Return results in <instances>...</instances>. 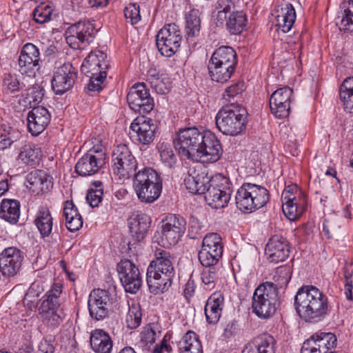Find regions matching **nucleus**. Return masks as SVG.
Segmentation results:
<instances>
[{
	"label": "nucleus",
	"mask_w": 353,
	"mask_h": 353,
	"mask_svg": "<svg viewBox=\"0 0 353 353\" xmlns=\"http://www.w3.org/2000/svg\"><path fill=\"white\" fill-rule=\"evenodd\" d=\"M141 317L142 313L140 305L136 303L129 305L125 319L127 327L131 330L138 327L141 324Z\"/></svg>",
	"instance_id": "obj_50"
},
{
	"label": "nucleus",
	"mask_w": 353,
	"mask_h": 353,
	"mask_svg": "<svg viewBox=\"0 0 353 353\" xmlns=\"http://www.w3.org/2000/svg\"><path fill=\"white\" fill-rule=\"evenodd\" d=\"M26 87L15 73H5L2 77V91L8 94L20 92Z\"/></svg>",
	"instance_id": "obj_46"
},
{
	"label": "nucleus",
	"mask_w": 353,
	"mask_h": 353,
	"mask_svg": "<svg viewBox=\"0 0 353 353\" xmlns=\"http://www.w3.org/2000/svg\"><path fill=\"white\" fill-rule=\"evenodd\" d=\"M62 289L63 285L60 283H54L42 296L38 308L43 323L50 330H57L65 317L63 310L61 308L60 296Z\"/></svg>",
	"instance_id": "obj_2"
},
{
	"label": "nucleus",
	"mask_w": 353,
	"mask_h": 353,
	"mask_svg": "<svg viewBox=\"0 0 353 353\" xmlns=\"http://www.w3.org/2000/svg\"><path fill=\"white\" fill-rule=\"evenodd\" d=\"M247 22L246 14L243 11H232L226 21V28L231 34H239L245 29Z\"/></svg>",
	"instance_id": "obj_44"
},
{
	"label": "nucleus",
	"mask_w": 353,
	"mask_h": 353,
	"mask_svg": "<svg viewBox=\"0 0 353 353\" xmlns=\"http://www.w3.org/2000/svg\"><path fill=\"white\" fill-rule=\"evenodd\" d=\"M34 223L42 237L48 236L52 230L53 218L49 209L41 206L37 213Z\"/></svg>",
	"instance_id": "obj_40"
},
{
	"label": "nucleus",
	"mask_w": 353,
	"mask_h": 353,
	"mask_svg": "<svg viewBox=\"0 0 353 353\" xmlns=\"http://www.w3.org/2000/svg\"><path fill=\"white\" fill-rule=\"evenodd\" d=\"M237 62L236 52L233 48L228 46L218 48L208 64L212 80L221 83L227 82L234 74Z\"/></svg>",
	"instance_id": "obj_3"
},
{
	"label": "nucleus",
	"mask_w": 353,
	"mask_h": 353,
	"mask_svg": "<svg viewBox=\"0 0 353 353\" xmlns=\"http://www.w3.org/2000/svg\"><path fill=\"white\" fill-rule=\"evenodd\" d=\"M130 129L137 134V140L143 145H150L155 138L157 125L150 118L137 117L131 123Z\"/></svg>",
	"instance_id": "obj_26"
},
{
	"label": "nucleus",
	"mask_w": 353,
	"mask_h": 353,
	"mask_svg": "<svg viewBox=\"0 0 353 353\" xmlns=\"http://www.w3.org/2000/svg\"><path fill=\"white\" fill-rule=\"evenodd\" d=\"M127 101L129 107L139 114L149 113L154 107V99L145 83H135L130 88Z\"/></svg>",
	"instance_id": "obj_16"
},
{
	"label": "nucleus",
	"mask_w": 353,
	"mask_h": 353,
	"mask_svg": "<svg viewBox=\"0 0 353 353\" xmlns=\"http://www.w3.org/2000/svg\"><path fill=\"white\" fill-rule=\"evenodd\" d=\"M275 340L268 333L252 339L244 347L242 353H275Z\"/></svg>",
	"instance_id": "obj_32"
},
{
	"label": "nucleus",
	"mask_w": 353,
	"mask_h": 353,
	"mask_svg": "<svg viewBox=\"0 0 353 353\" xmlns=\"http://www.w3.org/2000/svg\"><path fill=\"white\" fill-rule=\"evenodd\" d=\"M310 339H312L322 353H330L336 346V337L332 332L319 331L312 335Z\"/></svg>",
	"instance_id": "obj_42"
},
{
	"label": "nucleus",
	"mask_w": 353,
	"mask_h": 353,
	"mask_svg": "<svg viewBox=\"0 0 353 353\" xmlns=\"http://www.w3.org/2000/svg\"><path fill=\"white\" fill-rule=\"evenodd\" d=\"M54 339L52 336H47L44 338L39 345V351L40 353H54V347L53 343Z\"/></svg>",
	"instance_id": "obj_64"
},
{
	"label": "nucleus",
	"mask_w": 353,
	"mask_h": 353,
	"mask_svg": "<svg viewBox=\"0 0 353 353\" xmlns=\"http://www.w3.org/2000/svg\"><path fill=\"white\" fill-rule=\"evenodd\" d=\"M185 230V218L179 214H169L162 220V241L164 245H174L181 240Z\"/></svg>",
	"instance_id": "obj_17"
},
{
	"label": "nucleus",
	"mask_w": 353,
	"mask_h": 353,
	"mask_svg": "<svg viewBox=\"0 0 353 353\" xmlns=\"http://www.w3.org/2000/svg\"><path fill=\"white\" fill-rule=\"evenodd\" d=\"M204 130L196 127L181 128L176 133L173 143L179 154L194 160L199 149Z\"/></svg>",
	"instance_id": "obj_9"
},
{
	"label": "nucleus",
	"mask_w": 353,
	"mask_h": 353,
	"mask_svg": "<svg viewBox=\"0 0 353 353\" xmlns=\"http://www.w3.org/2000/svg\"><path fill=\"white\" fill-rule=\"evenodd\" d=\"M240 328L238 321L233 319L226 324L223 335L225 338L230 339L236 336Z\"/></svg>",
	"instance_id": "obj_63"
},
{
	"label": "nucleus",
	"mask_w": 353,
	"mask_h": 353,
	"mask_svg": "<svg viewBox=\"0 0 353 353\" xmlns=\"http://www.w3.org/2000/svg\"><path fill=\"white\" fill-rule=\"evenodd\" d=\"M151 222L150 216L142 212H138L129 219L130 232L134 241L141 242L145 238Z\"/></svg>",
	"instance_id": "obj_31"
},
{
	"label": "nucleus",
	"mask_w": 353,
	"mask_h": 353,
	"mask_svg": "<svg viewBox=\"0 0 353 353\" xmlns=\"http://www.w3.org/2000/svg\"><path fill=\"white\" fill-rule=\"evenodd\" d=\"M77 75V68L70 62L57 68L51 79L54 92L61 95L70 90L74 86Z\"/></svg>",
	"instance_id": "obj_19"
},
{
	"label": "nucleus",
	"mask_w": 353,
	"mask_h": 353,
	"mask_svg": "<svg viewBox=\"0 0 353 353\" xmlns=\"http://www.w3.org/2000/svg\"><path fill=\"white\" fill-rule=\"evenodd\" d=\"M343 11L339 28L347 32H353V1L350 0L342 4Z\"/></svg>",
	"instance_id": "obj_47"
},
{
	"label": "nucleus",
	"mask_w": 353,
	"mask_h": 353,
	"mask_svg": "<svg viewBox=\"0 0 353 353\" xmlns=\"http://www.w3.org/2000/svg\"><path fill=\"white\" fill-rule=\"evenodd\" d=\"M156 332L152 329L145 331L141 336V344L145 349H150V346L155 343Z\"/></svg>",
	"instance_id": "obj_62"
},
{
	"label": "nucleus",
	"mask_w": 353,
	"mask_h": 353,
	"mask_svg": "<svg viewBox=\"0 0 353 353\" xmlns=\"http://www.w3.org/2000/svg\"><path fill=\"white\" fill-rule=\"evenodd\" d=\"M26 182L27 188L37 194L48 192L53 188L52 177L41 170L28 174Z\"/></svg>",
	"instance_id": "obj_29"
},
{
	"label": "nucleus",
	"mask_w": 353,
	"mask_h": 353,
	"mask_svg": "<svg viewBox=\"0 0 353 353\" xmlns=\"http://www.w3.org/2000/svg\"><path fill=\"white\" fill-rule=\"evenodd\" d=\"M150 83L156 92L160 94L168 93L171 87L170 79L167 77H161V79L158 77L152 80Z\"/></svg>",
	"instance_id": "obj_59"
},
{
	"label": "nucleus",
	"mask_w": 353,
	"mask_h": 353,
	"mask_svg": "<svg viewBox=\"0 0 353 353\" xmlns=\"http://www.w3.org/2000/svg\"><path fill=\"white\" fill-rule=\"evenodd\" d=\"M293 90L285 86L276 90L270 96L271 112L279 119L286 118L290 112V104L294 101Z\"/></svg>",
	"instance_id": "obj_23"
},
{
	"label": "nucleus",
	"mask_w": 353,
	"mask_h": 353,
	"mask_svg": "<svg viewBox=\"0 0 353 353\" xmlns=\"http://www.w3.org/2000/svg\"><path fill=\"white\" fill-rule=\"evenodd\" d=\"M116 299L115 285H111L107 290L99 288L91 291L88 300L90 317L95 321H101L108 317Z\"/></svg>",
	"instance_id": "obj_8"
},
{
	"label": "nucleus",
	"mask_w": 353,
	"mask_h": 353,
	"mask_svg": "<svg viewBox=\"0 0 353 353\" xmlns=\"http://www.w3.org/2000/svg\"><path fill=\"white\" fill-rule=\"evenodd\" d=\"M182 37L179 26L175 23L165 24L156 36V44L159 52L171 57L178 50Z\"/></svg>",
	"instance_id": "obj_13"
},
{
	"label": "nucleus",
	"mask_w": 353,
	"mask_h": 353,
	"mask_svg": "<svg viewBox=\"0 0 353 353\" xmlns=\"http://www.w3.org/2000/svg\"><path fill=\"white\" fill-rule=\"evenodd\" d=\"M294 306L299 317L310 323L322 321L331 310L328 297L312 285H303L298 290Z\"/></svg>",
	"instance_id": "obj_1"
},
{
	"label": "nucleus",
	"mask_w": 353,
	"mask_h": 353,
	"mask_svg": "<svg viewBox=\"0 0 353 353\" xmlns=\"http://www.w3.org/2000/svg\"><path fill=\"white\" fill-rule=\"evenodd\" d=\"M212 178L213 176L208 174L201 166L190 167L184 179V185L191 193L203 194Z\"/></svg>",
	"instance_id": "obj_25"
},
{
	"label": "nucleus",
	"mask_w": 353,
	"mask_h": 353,
	"mask_svg": "<svg viewBox=\"0 0 353 353\" xmlns=\"http://www.w3.org/2000/svg\"><path fill=\"white\" fill-rule=\"evenodd\" d=\"M179 353H203L201 343L193 331L187 332L177 344Z\"/></svg>",
	"instance_id": "obj_38"
},
{
	"label": "nucleus",
	"mask_w": 353,
	"mask_h": 353,
	"mask_svg": "<svg viewBox=\"0 0 353 353\" xmlns=\"http://www.w3.org/2000/svg\"><path fill=\"white\" fill-rule=\"evenodd\" d=\"M147 270L174 276L175 270L170 252L159 250L155 253V259L148 265Z\"/></svg>",
	"instance_id": "obj_34"
},
{
	"label": "nucleus",
	"mask_w": 353,
	"mask_h": 353,
	"mask_svg": "<svg viewBox=\"0 0 353 353\" xmlns=\"http://www.w3.org/2000/svg\"><path fill=\"white\" fill-rule=\"evenodd\" d=\"M28 128L32 136L42 133L51 121V114L48 110L41 105L33 107L28 113Z\"/></svg>",
	"instance_id": "obj_27"
},
{
	"label": "nucleus",
	"mask_w": 353,
	"mask_h": 353,
	"mask_svg": "<svg viewBox=\"0 0 353 353\" xmlns=\"http://www.w3.org/2000/svg\"><path fill=\"white\" fill-rule=\"evenodd\" d=\"M245 90V85L244 82L239 81L228 87L223 94V97L225 100L230 102L232 99H233L235 97H238Z\"/></svg>",
	"instance_id": "obj_58"
},
{
	"label": "nucleus",
	"mask_w": 353,
	"mask_h": 353,
	"mask_svg": "<svg viewBox=\"0 0 353 353\" xmlns=\"http://www.w3.org/2000/svg\"><path fill=\"white\" fill-rule=\"evenodd\" d=\"M108 68L106 53L100 50H94L83 61L81 72L85 76L97 75L107 72Z\"/></svg>",
	"instance_id": "obj_28"
},
{
	"label": "nucleus",
	"mask_w": 353,
	"mask_h": 353,
	"mask_svg": "<svg viewBox=\"0 0 353 353\" xmlns=\"http://www.w3.org/2000/svg\"><path fill=\"white\" fill-rule=\"evenodd\" d=\"M133 176V188L141 202L151 203L159 199L162 191V179L156 170L145 167Z\"/></svg>",
	"instance_id": "obj_4"
},
{
	"label": "nucleus",
	"mask_w": 353,
	"mask_h": 353,
	"mask_svg": "<svg viewBox=\"0 0 353 353\" xmlns=\"http://www.w3.org/2000/svg\"><path fill=\"white\" fill-rule=\"evenodd\" d=\"M40 52L39 48L31 43L25 44L18 59L19 72L22 75L35 77L40 69Z\"/></svg>",
	"instance_id": "obj_21"
},
{
	"label": "nucleus",
	"mask_w": 353,
	"mask_h": 353,
	"mask_svg": "<svg viewBox=\"0 0 353 353\" xmlns=\"http://www.w3.org/2000/svg\"><path fill=\"white\" fill-rule=\"evenodd\" d=\"M117 270L125 292L136 294L142 285V277L139 268L130 260L123 259L118 263Z\"/></svg>",
	"instance_id": "obj_18"
},
{
	"label": "nucleus",
	"mask_w": 353,
	"mask_h": 353,
	"mask_svg": "<svg viewBox=\"0 0 353 353\" xmlns=\"http://www.w3.org/2000/svg\"><path fill=\"white\" fill-rule=\"evenodd\" d=\"M90 343L94 353H110L112 350L113 343L110 334L101 329L92 331Z\"/></svg>",
	"instance_id": "obj_35"
},
{
	"label": "nucleus",
	"mask_w": 353,
	"mask_h": 353,
	"mask_svg": "<svg viewBox=\"0 0 353 353\" xmlns=\"http://www.w3.org/2000/svg\"><path fill=\"white\" fill-rule=\"evenodd\" d=\"M222 239L217 233H208L203 239L199 260L203 266L216 265L222 258Z\"/></svg>",
	"instance_id": "obj_14"
},
{
	"label": "nucleus",
	"mask_w": 353,
	"mask_h": 353,
	"mask_svg": "<svg viewBox=\"0 0 353 353\" xmlns=\"http://www.w3.org/2000/svg\"><path fill=\"white\" fill-rule=\"evenodd\" d=\"M185 36L188 41L199 35L201 30V19L199 11L196 9H192L185 14Z\"/></svg>",
	"instance_id": "obj_43"
},
{
	"label": "nucleus",
	"mask_w": 353,
	"mask_h": 353,
	"mask_svg": "<svg viewBox=\"0 0 353 353\" xmlns=\"http://www.w3.org/2000/svg\"><path fill=\"white\" fill-rule=\"evenodd\" d=\"M20 202L17 199H3L0 205V218L15 224L20 216Z\"/></svg>",
	"instance_id": "obj_37"
},
{
	"label": "nucleus",
	"mask_w": 353,
	"mask_h": 353,
	"mask_svg": "<svg viewBox=\"0 0 353 353\" xmlns=\"http://www.w3.org/2000/svg\"><path fill=\"white\" fill-rule=\"evenodd\" d=\"M19 132L8 126L3 130L0 129V150H3L15 142L19 137Z\"/></svg>",
	"instance_id": "obj_51"
},
{
	"label": "nucleus",
	"mask_w": 353,
	"mask_h": 353,
	"mask_svg": "<svg viewBox=\"0 0 353 353\" xmlns=\"http://www.w3.org/2000/svg\"><path fill=\"white\" fill-rule=\"evenodd\" d=\"M82 37L74 23L70 26L65 31L66 42L70 48L74 50L83 48V45H87L86 41H83Z\"/></svg>",
	"instance_id": "obj_49"
},
{
	"label": "nucleus",
	"mask_w": 353,
	"mask_h": 353,
	"mask_svg": "<svg viewBox=\"0 0 353 353\" xmlns=\"http://www.w3.org/2000/svg\"><path fill=\"white\" fill-rule=\"evenodd\" d=\"M291 274L292 272L289 266H280L276 268L274 279L281 286L287 285L291 279Z\"/></svg>",
	"instance_id": "obj_60"
},
{
	"label": "nucleus",
	"mask_w": 353,
	"mask_h": 353,
	"mask_svg": "<svg viewBox=\"0 0 353 353\" xmlns=\"http://www.w3.org/2000/svg\"><path fill=\"white\" fill-rule=\"evenodd\" d=\"M215 122L217 128L223 134L237 136L245 130L248 112L245 108L231 103L219 110Z\"/></svg>",
	"instance_id": "obj_5"
},
{
	"label": "nucleus",
	"mask_w": 353,
	"mask_h": 353,
	"mask_svg": "<svg viewBox=\"0 0 353 353\" xmlns=\"http://www.w3.org/2000/svg\"><path fill=\"white\" fill-rule=\"evenodd\" d=\"M291 250L288 240L281 236L274 235L270 237L265 245V254L271 263H278L285 261Z\"/></svg>",
	"instance_id": "obj_24"
},
{
	"label": "nucleus",
	"mask_w": 353,
	"mask_h": 353,
	"mask_svg": "<svg viewBox=\"0 0 353 353\" xmlns=\"http://www.w3.org/2000/svg\"><path fill=\"white\" fill-rule=\"evenodd\" d=\"M89 78V82L85 88L88 91L94 93H99L104 87V81L107 77V72H103L99 74L86 76Z\"/></svg>",
	"instance_id": "obj_55"
},
{
	"label": "nucleus",
	"mask_w": 353,
	"mask_h": 353,
	"mask_svg": "<svg viewBox=\"0 0 353 353\" xmlns=\"http://www.w3.org/2000/svg\"><path fill=\"white\" fill-rule=\"evenodd\" d=\"M105 157L101 146H94L78 160L75 172L81 176L94 175L105 165Z\"/></svg>",
	"instance_id": "obj_15"
},
{
	"label": "nucleus",
	"mask_w": 353,
	"mask_h": 353,
	"mask_svg": "<svg viewBox=\"0 0 353 353\" xmlns=\"http://www.w3.org/2000/svg\"><path fill=\"white\" fill-rule=\"evenodd\" d=\"M63 215L65 220V226L70 232L78 231L83 225V221L77 207L71 200L64 202Z\"/></svg>",
	"instance_id": "obj_36"
},
{
	"label": "nucleus",
	"mask_w": 353,
	"mask_h": 353,
	"mask_svg": "<svg viewBox=\"0 0 353 353\" xmlns=\"http://www.w3.org/2000/svg\"><path fill=\"white\" fill-rule=\"evenodd\" d=\"M52 12V9L50 6L41 3L33 10V19L37 23H45L51 19Z\"/></svg>",
	"instance_id": "obj_53"
},
{
	"label": "nucleus",
	"mask_w": 353,
	"mask_h": 353,
	"mask_svg": "<svg viewBox=\"0 0 353 353\" xmlns=\"http://www.w3.org/2000/svg\"><path fill=\"white\" fill-rule=\"evenodd\" d=\"M74 24L79 30V33L83 36V41H86V44H90L95 36L94 24L87 20L79 21Z\"/></svg>",
	"instance_id": "obj_52"
},
{
	"label": "nucleus",
	"mask_w": 353,
	"mask_h": 353,
	"mask_svg": "<svg viewBox=\"0 0 353 353\" xmlns=\"http://www.w3.org/2000/svg\"><path fill=\"white\" fill-rule=\"evenodd\" d=\"M222 154V145L216 134L210 130H204L196 158L212 163L218 161Z\"/></svg>",
	"instance_id": "obj_22"
},
{
	"label": "nucleus",
	"mask_w": 353,
	"mask_h": 353,
	"mask_svg": "<svg viewBox=\"0 0 353 353\" xmlns=\"http://www.w3.org/2000/svg\"><path fill=\"white\" fill-rule=\"evenodd\" d=\"M279 305L277 285L272 282L260 284L254 290L252 310L259 318L267 319L276 312Z\"/></svg>",
	"instance_id": "obj_6"
},
{
	"label": "nucleus",
	"mask_w": 353,
	"mask_h": 353,
	"mask_svg": "<svg viewBox=\"0 0 353 353\" xmlns=\"http://www.w3.org/2000/svg\"><path fill=\"white\" fill-rule=\"evenodd\" d=\"M174 276L147 270L146 281L149 290L154 294H163L171 287Z\"/></svg>",
	"instance_id": "obj_33"
},
{
	"label": "nucleus",
	"mask_w": 353,
	"mask_h": 353,
	"mask_svg": "<svg viewBox=\"0 0 353 353\" xmlns=\"http://www.w3.org/2000/svg\"><path fill=\"white\" fill-rule=\"evenodd\" d=\"M160 157L162 163L168 168H174L177 162L176 157L174 151L170 146L165 145L161 147L160 150Z\"/></svg>",
	"instance_id": "obj_57"
},
{
	"label": "nucleus",
	"mask_w": 353,
	"mask_h": 353,
	"mask_svg": "<svg viewBox=\"0 0 353 353\" xmlns=\"http://www.w3.org/2000/svg\"><path fill=\"white\" fill-rule=\"evenodd\" d=\"M225 299L223 293L215 292L208 299L204 312L206 321L209 324L215 325L219 321L224 307Z\"/></svg>",
	"instance_id": "obj_30"
},
{
	"label": "nucleus",
	"mask_w": 353,
	"mask_h": 353,
	"mask_svg": "<svg viewBox=\"0 0 353 353\" xmlns=\"http://www.w3.org/2000/svg\"><path fill=\"white\" fill-rule=\"evenodd\" d=\"M269 199V191L265 187L252 183H243L235 195L237 208L245 213H251L263 208Z\"/></svg>",
	"instance_id": "obj_7"
},
{
	"label": "nucleus",
	"mask_w": 353,
	"mask_h": 353,
	"mask_svg": "<svg viewBox=\"0 0 353 353\" xmlns=\"http://www.w3.org/2000/svg\"><path fill=\"white\" fill-rule=\"evenodd\" d=\"M296 184L288 185L281 196L282 210L285 215L291 221L298 219L305 210L306 200Z\"/></svg>",
	"instance_id": "obj_12"
},
{
	"label": "nucleus",
	"mask_w": 353,
	"mask_h": 353,
	"mask_svg": "<svg viewBox=\"0 0 353 353\" xmlns=\"http://www.w3.org/2000/svg\"><path fill=\"white\" fill-rule=\"evenodd\" d=\"M201 272V280L205 289H213L219 279V268L216 265L203 266Z\"/></svg>",
	"instance_id": "obj_48"
},
{
	"label": "nucleus",
	"mask_w": 353,
	"mask_h": 353,
	"mask_svg": "<svg viewBox=\"0 0 353 353\" xmlns=\"http://www.w3.org/2000/svg\"><path fill=\"white\" fill-rule=\"evenodd\" d=\"M25 254L19 248L10 246L0 252V272L3 276L13 277L21 270Z\"/></svg>",
	"instance_id": "obj_20"
},
{
	"label": "nucleus",
	"mask_w": 353,
	"mask_h": 353,
	"mask_svg": "<svg viewBox=\"0 0 353 353\" xmlns=\"http://www.w3.org/2000/svg\"><path fill=\"white\" fill-rule=\"evenodd\" d=\"M45 90L41 85L34 84L31 88L26 89V99H29V104H39L43 99Z\"/></svg>",
	"instance_id": "obj_54"
},
{
	"label": "nucleus",
	"mask_w": 353,
	"mask_h": 353,
	"mask_svg": "<svg viewBox=\"0 0 353 353\" xmlns=\"http://www.w3.org/2000/svg\"><path fill=\"white\" fill-rule=\"evenodd\" d=\"M210 181L203 194L205 201L215 209L225 207L232 192L230 180L222 174H217L213 176Z\"/></svg>",
	"instance_id": "obj_10"
},
{
	"label": "nucleus",
	"mask_w": 353,
	"mask_h": 353,
	"mask_svg": "<svg viewBox=\"0 0 353 353\" xmlns=\"http://www.w3.org/2000/svg\"><path fill=\"white\" fill-rule=\"evenodd\" d=\"M124 15L128 23L132 25L138 23L141 20L140 7L137 3H130L124 9Z\"/></svg>",
	"instance_id": "obj_56"
},
{
	"label": "nucleus",
	"mask_w": 353,
	"mask_h": 353,
	"mask_svg": "<svg viewBox=\"0 0 353 353\" xmlns=\"http://www.w3.org/2000/svg\"><path fill=\"white\" fill-rule=\"evenodd\" d=\"M112 171L120 180L130 179L135 174L138 163L126 145L117 146L112 155Z\"/></svg>",
	"instance_id": "obj_11"
},
{
	"label": "nucleus",
	"mask_w": 353,
	"mask_h": 353,
	"mask_svg": "<svg viewBox=\"0 0 353 353\" xmlns=\"http://www.w3.org/2000/svg\"><path fill=\"white\" fill-rule=\"evenodd\" d=\"M296 20V12L293 6L287 3L281 9V13L276 16V26L283 32H288Z\"/></svg>",
	"instance_id": "obj_41"
},
{
	"label": "nucleus",
	"mask_w": 353,
	"mask_h": 353,
	"mask_svg": "<svg viewBox=\"0 0 353 353\" xmlns=\"http://www.w3.org/2000/svg\"><path fill=\"white\" fill-rule=\"evenodd\" d=\"M41 157V150L36 144L33 143H28L21 148L18 159L22 163L35 166L37 165Z\"/></svg>",
	"instance_id": "obj_39"
},
{
	"label": "nucleus",
	"mask_w": 353,
	"mask_h": 353,
	"mask_svg": "<svg viewBox=\"0 0 353 353\" xmlns=\"http://www.w3.org/2000/svg\"><path fill=\"white\" fill-rule=\"evenodd\" d=\"M339 98L345 109L353 113V77L345 79L340 85Z\"/></svg>",
	"instance_id": "obj_45"
},
{
	"label": "nucleus",
	"mask_w": 353,
	"mask_h": 353,
	"mask_svg": "<svg viewBox=\"0 0 353 353\" xmlns=\"http://www.w3.org/2000/svg\"><path fill=\"white\" fill-rule=\"evenodd\" d=\"M103 194V191L94 190V188H91L86 195V200L91 207H97L102 201Z\"/></svg>",
	"instance_id": "obj_61"
}]
</instances>
